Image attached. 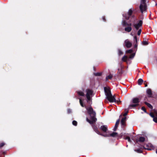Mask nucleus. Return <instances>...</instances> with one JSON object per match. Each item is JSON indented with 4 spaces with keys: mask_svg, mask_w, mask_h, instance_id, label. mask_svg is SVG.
Masks as SVG:
<instances>
[{
    "mask_svg": "<svg viewBox=\"0 0 157 157\" xmlns=\"http://www.w3.org/2000/svg\"><path fill=\"white\" fill-rule=\"evenodd\" d=\"M104 89L106 98L109 102H115L118 104L121 103V101L119 98L116 99L114 96H113L112 95L109 87H105Z\"/></svg>",
    "mask_w": 157,
    "mask_h": 157,
    "instance_id": "f257e3e1",
    "label": "nucleus"
},
{
    "mask_svg": "<svg viewBox=\"0 0 157 157\" xmlns=\"http://www.w3.org/2000/svg\"><path fill=\"white\" fill-rule=\"evenodd\" d=\"M88 113L90 116V120H89L88 118L86 119V121L89 123L91 124L96 121L97 119L95 118V113L93 111V109L90 107L86 108Z\"/></svg>",
    "mask_w": 157,
    "mask_h": 157,
    "instance_id": "f03ea898",
    "label": "nucleus"
},
{
    "mask_svg": "<svg viewBox=\"0 0 157 157\" xmlns=\"http://www.w3.org/2000/svg\"><path fill=\"white\" fill-rule=\"evenodd\" d=\"M122 25L123 26L125 27L124 28V30L125 31L129 32L132 30V29L131 27L132 24L131 23L128 24L125 21H123Z\"/></svg>",
    "mask_w": 157,
    "mask_h": 157,
    "instance_id": "7ed1b4c3",
    "label": "nucleus"
},
{
    "mask_svg": "<svg viewBox=\"0 0 157 157\" xmlns=\"http://www.w3.org/2000/svg\"><path fill=\"white\" fill-rule=\"evenodd\" d=\"M145 0H141L140 8L142 13L146 10L147 6L145 3Z\"/></svg>",
    "mask_w": 157,
    "mask_h": 157,
    "instance_id": "20e7f679",
    "label": "nucleus"
},
{
    "mask_svg": "<svg viewBox=\"0 0 157 157\" xmlns=\"http://www.w3.org/2000/svg\"><path fill=\"white\" fill-rule=\"evenodd\" d=\"M132 103L129 105V107H135L138 105L139 102V99L138 98H133L132 100Z\"/></svg>",
    "mask_w": 157,
    "mask_h": 157,
    "instance_id": "39448f33",
    "label": "nucleus"
},
{
    "mask_svg": "<svg viewBox=\"0 0 157 157\" xmlns=\"http://www.w3.org/2000/svg\"><path fill=\"white\" fill-rule=\"evenodd\" d=\"M86 96L87 100V101L89 102L90 100V97L92 95V92L90 90H86Z\"/></svg>",
    "mask_w": 157,
    "mask_h": 157,
    "instance_id": "423d86ee",
    "label": "nucleus"
},
{
    "mask_svg": "<svg viewBox=\"0 0 157 157\" xmlns=\"http://www.w3.org/2000/svg\"><path fill=\"white\" fill-rule=\"evenodd\" d=\"M144 147L146 149L149 150L153 149L154 148V146L150 143H148L144 145Z\"/></svg>",
    "mask_w": 157,
    "mask_h": 157,
    "instance_id": "0eeeda50",
    "label": "nucleus"
},
{
    "mask_svg": "<svg viewBox=\"0 0 157 157\" xmlns=\"http://www.w3.org/2000/svg\"><path fill=\"white\" fill-rule=\"evenodd\" d=\"M132 45V44L128 40H126L124 41V46L128 48H129L131 47Z\"/></svg>",
    "mask_w": 157,
    "mask_h": 157,
    "instance_id": "6e6552de",
    "label": "nucleus"
},
{
    "mask_svg": "<svg viewBox=\"0 0 157 157\" xmlns=\"http://www.w3.org/2000/svg\"><path fill=\"white\" fill-rule=\"evenodd\" d=\"M142 24V21H140L137 24L134 25V27L136 30H138L139 28L141 27Z\"/></svg>",
    "mask_w": 157,
    "mask_h": 157,
    "instance_id": "1a4fd4ad",
    "label": "nucleus"
},
{
    "mask_svg": "<svg viewBox=\"0 0 157 157\" xmlns=\"http://www.w3.org/2000/svg\"><path fill=\"white\" fill-rule=\"evenodd\" d=\"M147 138L143 136H141L140 137L139 140H136V141H139L140 142H143L145 140H147Z\"/></svg>",
    "mask_w": 157,
    "mask_h": 157,
    "instance_id": "9d476101",
    "label": "nucleus"
},
{
    "mask_svg": "<svg viewBox=\"0 0 157 157\" xmlns=\"http://www.w3.org/2000/svg\"><path fill=\"white\" fill-rule=\"evenodd\" d=\"M146 92L148 96L149 97H151L152 95L151 90L150 89H147V90Z\"/></svg>",
    "mask_w": 157,
    "mask_h": 157,
    "instance_id": "9b49d317",
    "label": "nucleus"
},
{
    "mask_svg": "<svg viewBox=\"0 0 157 157\" xmlns=\"http://www.w3.org/2000/svg\"><path fill=\"white\" fill-rule=\"evenodd\" d=\"M101 128L104 132H105L107 130V126L106 125H104L101 127Z\"/></svg>",
    "mask_w": 157,
    "mask_h": 157,
    "instance_id": "f8f14e48",
    "label": "nucleus"
},
{
    "mask_svg": "<svg viewBox=\"0 0 157 157\" xmlns=\"http://www.w3.org/2000/svg\"><path fill=\"white\" fill-rule=\"evenodd\" d=\"M117 133L114 132H113V133L110 134V135L109 136L106 135V136H112L113 137H115L116 136H117Z\"/></svg>",
    "mask_w": 157,
    "mask_h": 157,
    "instance_id": "ddd939ff",
    "label": "nucleus"
},
{
    "mask_svg": "<svg viewBox=\"0 0 157 157\" xmlns=\"http://www.w3.org/2000/svg\"><path fill=\"white\" fill-rule=\"evenodd\" d=\"M122 60L123 61L127 62L129 60L128 57L126 56H124L122 58Z\"/></svg>",
    "mask_w": 157,
    "mask_h": 157,
    "instance_id": "4468645a",
    "label": "nucleus"
},
{
    "mask_svg": "<svg viewBox=\"0 0 157 157\" xmlns=\"http://www.w3.org/2000/svg\"><path fill=\"white\" fill-rule=\"evenodd\" d=\"M119 120H117L116 122V124L115 125V127L113 129L114 131H115L116 130L118 126V125L119 124Z\"/></svg>",
    "mask_w": 157,
    "mask_h": 157,
    "instance_id": "2eb2a0df",
    "label": "nucleus"
},
{
    "mask_svg": "<svg viewBox=\"0 0 157 157\" xmlns=\"http://www.w3.org/2000/svg\"><path fill=\"white\" fill-rule=\"evenodd\" d=\"M126 120V117L123 118L121 120V124L122 125H124V124Z\"/></svg>",
    "mask_w": 157,
    "mask_h": 157,
    "instance_id": "dca6fc26",
    "label": "nucleus"
},
{
    "mask_svg": "<svg viewBox=\"0 0 157 157\" xmlns=\"http://www.w3.org/2000/svg\"><path fill=\"white\" fill-rule=\"evenodd\" d=\"M155 117L153 118V121L156 122L157 123V113H156L155 114Z\"/></svg>",
    "mask_w": 157,
    "mask_h": 157,
    "instance_id": "f3484780",
    "label": "nucleus"
},
{
    "mask_svg": "<svg viewBox=\"0 0 157 157\" xmlns=\"http://www.w3.org/2000/svg\"><path fill=\"white\" fill-rule=\"evenodd\" d=\"M143 82V79L141 78H140L138 80V84L139 85H141V84H142Z\"/></svg>",
    "mask_w": 157,
    "mask_h": 157,
    "instance_id": "a211bd4d",
    "label": "nucleus"
},
{
    "mask_svg": "<svg viewBox=\"0 0 157 157\" xmlns=\"http://www.w3.org/2000/svg\"><path fill=\"white\" fill-rule=\"evenodd\" d=\"M135 55V53H133L132 54H131L129 56V58L130 59H133Z\"/></svg>",
    "mask_w": 157,
    "mask_h": 157,
    "instance_id": "6ab92c4d",
    "label": "nucleus"
},
{
    "mask_svg": "<svg viewBox=\"0 0 157 157\" xmlns=\"http://www.w3.org/2000/svg\"><path fill=\"white\" fill-rule=\"evenodd\" d=\"M112 77V76L111 75H110L106 77V80H108L109 79H111Z\"/></svg>",
    "mask_w": 157,
    "mask_h": 157,
    "instance_id": "aec40b11",
    "label": "nucleus"
},
{
    "mask_svg": "<svg viewBox=\"0 0 157 157\" xmlns=\"http://www.w3.org/2000/svg\"><path fill=\"white\" fill-rule=\"evenodd\" d=\"M133 52V50L132 49H130L126 51V53H131Z\"/></svg>",
    "mask_w": 157,
    "mask_h": 157,
    "instance_id": "412c9836",
    "label": "nucleus"
},
{
    "mask_svg": "<svg viewBox=\"0 0 157 157\" xmlns=\"http://www.w3.org/2000/svg\"><path fill=\"white\" fill-rule=\"evenodd\" d=\"M78 95H81V96H83L84 95V93L82 91H78Z\"/></svg>",
    "mask_w": 157,
    "mask_h": 157,
    "instance_id": "4be33fe9",
    "label": "nucleus"
},
{
    "mask_svg": "<svg viewBox=\"0 0 157 157\" xmlns=\"http://www.w3.org/2000/svg\"><path fill=\"white\" fill-rule=\"evenodd\" d=\"M132 11L131 9L129 10L128 12V15L130 16L132 14Z\"/></svg>",
    "mask_w": 157,
    "mask_h": 157,
    "instance_id": "5701e85b",
    "label": "nucleus"
},
{
    "mask_svg": "<svg viewBox=\"0 0 157 157\" xmlns=\"http://www.w3.org/2000/svg\"><path fill=\"white\" fill-rule=\"evenodd\" d=\"M145 104L149 107L152 108V106L150 104L147 102H146Z\"/></svg>",
    "mask_w": 157,
    "mask_h": 157,
    "instance_id": "b1692460",
    "label": "nucleus"
},
{
    "mask_svg": "<svg viewBox=\"0 0 157 157\" xmlns=\"http://www.w3.org/2000/svg\"><path fill=\"white\" fill-rule=\"evenodd\" d=\"M79 102H80V105H81V106L82 107H84V106L83 104L82 103V101L80 98V99H79Z\"/></svg>",
    "mask_w": 157,
    "mask_h": 157,
    "instance_id": "393cba45",
    "label": "nucleus"
},
{
    "mask_svg": "<svg viewBox=\"0 0 157 157\" xmlns=\"http://www.w3.org/2000/svg\"><path fill=\"white\" fill-rule=\"evenodd\" d=\"M148 44V42L147 41H144L142 43V44L144 45H146Z\"/></svg>",
    "mask_w": 157,
    "mask_h": 157,
    "instance_id": "a878e982",
    "label": "nucleus"
},
{
    "mask_svg": "<svg viewBox=\"0 0 157 157\" xmlns=\"http://www.w3.org/2000/svg\"><path fill=\"white\" fill-rule=\"evenodd\" d=\"M125 139L127 140H128V142H131V140L128 137H126L125 138Z\"/></svg>",
    "mask_w": 157,
    "mask_h": 157,
    "instance_id": "bb28decb",
    "label": "nucleus"
},
{
    "mask_svg": "<svg viewBox=\"0 0 157 157\" xmlns=\"http://www.w3.org/2000/svg\"><path fill=\"white\" fill-rule=\"evenodd\" d=\"M73 125H76L77 124V122L75 121H74L72 122Z\"/></svg>",
    "mask_w": 157,
    "mask_h": 157,
    "instance_id": "cd10ccee",
    "label": "nucleus"
},
{
    "mask_svg": "<svg viewBox=\"0 0 157 157\" xmlns=\"http://www.w3.org/2000/svg\"><path fill=\"white\" fill-rule=\"evenodd\" d=\"M141 32V29H139V31L138 32L137 34L138 35H140Z\"/></svg>",
    "mask_w": 157,
    "mask_h": 157,
    "instance_id": "c85d7f7f",
    "label": "nucleus"
},
{
    "mask_svg": "<svg viewBox=\"0 0 157 157\" xmlns=\"http://www.w3.org/2000/svg\"><path fill=\"white\" fill-rule=\"evenodd\" d=\"M135 151L138 153H141L142 152V151L140 149L136 150Z\"/></svg>",
    "mask_w": 157,
    "mask_h": 157,
    "instance_id": "c756f323",
    "label": "nucleus"
},
{
    "mask_svg": "<svg viewBox=\"0 0 157 157\" xmlns=\"http://www.w3.org/2000/svg\"><path fill=\"white\" fill-rule=\"evenodd\" d=\"M118 54L121 55L122 54V52L120 50H118Z\"/></svg>",
    "mask_w": 157,
    "mask_h": 157,
    "instance_id": "7c9ffc66",
    "label": "nucleus"
},
{
    "mask_svg": "<svg viewBox=\"0 0 157 157\" xmlns=\"http://www.w3.org/2000/svg\"><path fill=\"white\" fill-rule=\"evenodd\" d=\"M143 110L144 112H146V110L145 108L144 107H142L141 108Z\"/></svg>",
    "mask_w": 157,
    "mask_h": 157,
    "instance_id": "2f4dec72",
    "label": "nucleus"
},
{
    "mask_svg": "<svg viewBox=\"0 0 157 157\" xmlns=\"http://www.w3.org/2000/svg\"><path fill=\"white\" fill-rule=\"evenodd\" d=\"M150 115L151 116V117L153 118H154L155 117L154 116V114L152 113H151L150 114Z\"/></svg>",
    "mask_w": 157,
    "mask_h": 157,
    "instance_id": "473e14b6",
    "label": "nucleus"
},
{
    "mask_svg": "<svg viewBox=\"0 0 157 157\" xmlns=\"http://www.w3.org/2000/svg\"><path fill=\"white\" fill-rule=\"evenodd\" d=\"M4 144L3 143H2L1 144H0V147H2L3 146H4Z\"/></svg>",
    "mask_w": 157,
    "mask_h": 157,
    "instance_id": "72a5a7b5",
    "label": "nucleus"
},
{
    "mask_svg": "<svg viewBox=\"0 0 157 157\" xmlns=\"http://www.w3.org/2000/svg\"><path fill=\"white\" fill-rule=\"evenodd\" d=\"M127 112H126L124 114H123V116H125L126 115H127Z\"/></svg>",
    "mask_w": 157,
    "mask_h": 157,
    "instance_id": "f704fd0d",
    "label": "nucleus"
},
{
    "mask_svg": "<svg viewBox=\"0 0 157 157\" xmlns=\"http://www.w3.org/2000/svg\"><path fill=\"white\" fill-rule=\"evenodd\" d=\"M67 111H68V113H70L71 112V111L70 109H68L67 110Z\"/></svg>",
    "mask_w": 157,
    "mask_h": 157,
    "instance_id": "c9c22d12",
    "label": "nucleus"
},
{
    "mask_svg": "<svg viewBox=\"0 0 157 157\" xmlns=\"http://www.w3.org/2000/svg\"><path fill=\"white\" fill-rule=\"evenodd\" d=\"M129 17H125V19L127 20H128V19L129 18Z\"/></svg>",
    "mask_w": 157,
    "mask_h": 157,
    "instance_id": "e433bc0d",
    "label": "nucleus"
},
{
    "mask_svg": "<svg viewBox=\"0 0 157 157\" xmlns=\"http://www.w3.org/2000/svg\"><path fill=\"white\" fill-rule=\"evenodd\" d=\"M134 38H135V39L136 41V42H137V38H136V36H135V37H134Z\"/></svg>",
    "mask_w": 157,
    "mask_h": 157,
    "instance_id": "4c0bfd02",
    "label": "nucleus"
},
{
    "mask_svg": "<svg viewBox=\"0 0 157 157\" xmlns=\"http://www.w3.org/2000/svg\"><path fill=\"white\" fill-rule=\"evenodd\" d=\"M137 45L136 44H135V45H134V47H135V48H136V47H137Z\"/></svg>",
    "mask_w": 157,
    "mask_h": 157,
    "instance_id": "58836bf2",
    "label": "nucleus"
},
{
    "mask_svg": "<svg viewBox=\"0 0 157 157\" xmlns=\"http://www.w3.org/2000/svg\"><path fill=\"white\" fill-rule=\"evenodd\" d=\"M97 132L98 134H100L97 131V132Z\"/></svg>",
    "mask_w": 157,
    "mask_h": 157,
    "instance_id": "ea45409f",
    "label": "nucleus"
},
{
    "mask_svg": "<svg viewBox=\"0 0 157 157\" xmlns=\"http://www.w3.org/2000/svg\"><path fill=\"white\" fill-rule=\"evenodd\" d=\"M147 86V84H146V85H145V87H146V86Z\"/></svg>",
    "mask_w": 157,
    "mask_h": 157,
    "instance_id": "a19ab883",
    "label": "nucleus"
},
{
    "mask_svg": "<svg viewBox=\"0 0 157 157\" xmlns=\"http://www.w3.org/2000/svg\"><path fill=\"white\" fill-rule=\"evenodd\" d=\"M156 153L157 154V150H156Z\"/></svg>",
    "mask_w": 157,
    "mask_h": 157,
    "instance_id": "79ce46f5",
    "label": "nucleus"
},
{
    "mask_svg": "<svg viewBox=\"0 0 157 157\" xmlns=\"http://www.w3.org/2000/svg\"><path fill=\"white\" fill-rule=\"evenodd\" d=\"M103 20H104V17H103Z\"/></svg>",
    "mask_w": 157,
    "mask_h": 157,
    "instance_id": "37998d69",
    "label": "nucleus"
}]
</instances>
